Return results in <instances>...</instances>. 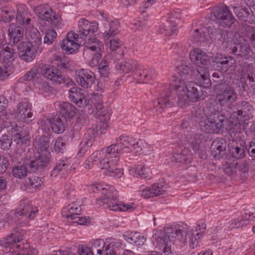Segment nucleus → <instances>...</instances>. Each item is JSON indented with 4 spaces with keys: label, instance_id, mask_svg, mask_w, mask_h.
I'll return each mask as SVG.
<instances>
[{
    "label": "nucleus",
    "instance_id": "b1692460",
    "mask_svg": "<svg viewBox=\"0 0 255 255\" xmlns=\"http://www.w3.org/2000/svg\"><path fill=\"white\" fill-rule=\"evenodd\" d=\"M84 45L87 50H90L95 52L94 57L93 60H96L98 62L102 55L100 53L102 49L104 48L102 42L95 37L88 38L84 42Z\"/></svg>",
    "mask_w": 255,
    "mask_h": 255
},
{
    "label": "nucleus",
    "instance_id": "5701e85b",
    "mask_svg": "<svg viewBox=\"0 0 255 255\" xmlns=\"http://www.w3.org/2000/svg\"><path fill=\"white\" fill-rule=\"evenodd\" d=\"M167 189L168 186L163 183H155L151 186L141 190L140 194L145 198H149L163 194Z\"/></svg>",
    "mask_w": 255,
    "mask_h": 255
},
{
    "label": "nucleus",
    "instance_id": "69168bd1",
    "mask_svg": "<svg viewBox=\"0 0 255 255\" xmlns=\"http://www.w3.org/2000/svg\"><path fill=\"white\" fill-rule=\"evenodd\" d=\"M244 33L255 48V27L250 25L246 26Z\"/></svg>",
    "mask_w": 255,
    "mask_h": 255
},
{
    "label": "nucleus",
    "instance_id": "ea45409f",
    "mask_svg": "<svg viewBox=\"0 0 255 255\" xmlns=\"http://www.w3.org/2000/svg\"><path fill=\"white\" fill-rule=\"evenodd\" d=\"M33 145L37 150V153L39 152L41 154H45L50 155L48 151L49 146V139L46 136L36 137L33 142Z\"/></svg>",
    "mask_w": 255,
    "mask_h": 255
},
{
    "label": "nucleus",
    "instance_id": "dca6fc26",
    "mask_svg": "<svg viewBox=\"0 0 255 255\" xmlns=\"http://www.w3.org/2000/svg\"><path fill=\"white\" fill-rule=\"evenodd\" d=\"M78 35L74 33L73 31L69 32L61 44V48L65 53L67 54H72L76 53L79 50L80 45L78 42Z\"/></svg>",
    "mask_w": 255,
    "mask_h": 255
},
{
    "label": "nucleus",
    "instance_id": "ddd939ff",
    "mask_svg": "<svg viewBox=\"0 0 255 255\" xmlns=\"http://www.w3.org/2000/svg\"><path fill=\"white\" fill-rule=\"evenodd\" d=\"M196 80L197 83L191 81L185 82L183 79L179 80V84L177 85L176 83L174 87L177 92H182L186 90V94L189 98L190 101L195 102L200 99L202 95L201 87L204 88L198 83V80Z\"/></svg>",
    "mask_w": 255,
    "mask_h": 255
},
{
    "label": "nucleus",
    "instance_id": "603ef678",
    "mask_svg": "<svg viewBox=\"0 0 255 255\" xmlns=\"http://www.w3.org/2000/svg\"><path fill=\"white\" fill-rule=\"evenodd\" d=\"M27 168L24 165H14L13 167L12 174L16 178H24L27 176Z\"/></svg>",
    "mask_w": 255,
    "mask_h": 255
},
{
    "label": "nucleus",
    "instance_id": "13d9d810",
    "mask_svg": "<svg viewBox=\"0 0 255 255\" xmlns=\"http://www.w3.org/2000/svg\"><path fill=\"white\" fill-rule=\"evenodd\" d=\"M106 241L107 247L108 248V252H110V250H112L117 255L114 249L122 248L123 244L118 239L114 238H108Z\"/></svg>",
    "mask_w": 255,
    "mask_h": 255
},
{
    "label": "nucleus",
    "instance_id": "423d86ee",
    "mask_svg": "<svg viewBox=\"0 0 255 255\" xmlns=\"http://www.w3.org/2000/svg\"><path fill=\"white\" fill-rule=\"evenodd\" d=\"M186 138L184 149L179 147L173 152V161L187 164L190 162L191 150L194 153L199 151L203 135L200 133H188Z\"/></svg>",
    "mask_w": 255,
    "mask_h": 255
},
{
    "label": "nucleus",
    "instance_id": "0eeeda50",
    "mask_svg": "<svg viewBox=\"0 0 255 255\" xmlns=\"http://www.w3.org/2000/svg\"><path fill=\"white\" fill-rule=\"evenodd\" d=\"M174 86L173 85L172 86V92H164L161 94V96L154 102V107L152 110L157 115L162 113L166 110L172 107L174 105V101L172 98L170 99L171 93L172 92H175V94L177 95V105L178 107L184 108L188 105L190 99L186 95L185 91L177 92Z\"/></svg>",
    "mask_w": 255,
    "mask_h": 255
},
{
    "label": "nucleus",
    "instance_id": "49530a36",
    "mask_svg": "<svg viewBox=\"0 0 255 255\" xmlns=\"http://www.w3.org/2000/svg\"><path fill=\"white\" fill-rule=\"evenodd\" d=\"M219 70L222 72H226L228 70H232L236 66V61L232 57H225L222 60L217 62Z\"/></svg>",
    "mask_w": 255,
    "mask_h": 255
},
{
    "label": "nucleus",
    "instance_id": "4d7b16f0",
    "mask_svg": "<svg viewBox=\"0 0 255 255\" xmlns=\"http://www.w3.org/2000/svg\"><path fill=\"white\" fill-rule=\"evenodd\" d=\"M25 183L27 187H29L30 189H36L41 186L43 182L41 178L38 176H33L28 178L26 180Z\"/></svg>",
    "mask_w": 255,
    "mask_h": 255
},
{
    "label": "nucleus",
    "instance_id": "f03ea898",
    "mask_svg": "<svg viewBox=\"0 0 255 255\" xmlns=\"http://www.w3.org/2000/svg\"><path fill=\"white\" fill-rule=\"evenodd\" d=\"M142 141L128 136L122 135L116 139V142L100 151L94 152L89 157L92 165L101 169L107 168L110 164L114 165L119 161L120 157L125 153L133 152L135 154H142Z\"/></svg>",
    "mask_w": 255,
    "mask_h": 255
},
{
    "label": "nucleus",
    "instance_id": "39448f33",
    "mask_svg": "<svg viewBox=\"0 0 255 255\" xmlns=\"http://www.w3.org/2000/svg\"><path fill=\"white\" fill-rule=\"evenodd\" d=\"M214 90L217 93L215 99V103H213L215 108L219 109L218 113L224 108L229 113L234 108V105L238 98V95L233 87L226 82L216 84Z\"/></svg>",
    "mask_w": 255,
    "mask_h": 255
},
{
    "label": "nucleus",
    "instance_id": "a878e982",
    "mask_svg": "<svg viewBox=\"0 0 255 255\" xmlns=\"http://www.w3.org/2000/svg\"><path fill=\"white\" fill-rule=\"evenodd\" d=\"M37 212L38 210L36 207H33L31 203L23 201L21 202L19 208L15 212V216L17 217L22 216L30 219H33Z\"/></svg>",
    "mask_w": 255,
    "mask_h": 255
},
{
    "label": "nucleus",
    "instance_id": "aec40b11",
    "mask_svg": "<svg viewBox=\"0 0 255 255\" xmlns=\"http://www.w3.org/2000/svg\"><path fill=\"white\" fill-rule=\"evenodd\" d=\"M50 156L45 154H41L39 152L32 157H29V165L31 172H35L45 168L50 161Z\"/></svg>",
    "mask_w": 255,
    "mask_h": 255
},
{
    "label": "nucleus",
    "instance_id": "cd10ccee",
    "mask_svg": "<svg viewBox=\"0 0 255 255\" xmlns=\"http://www.w3.org/2000/svg\"><path fill=\"white\" fill-rule=\"evenodd\" d=\"M190 59L197 66L201 64L202 66L207 67L206 66L210 62L209 56L199 48H194L190 51Z\"/></svg>",
    "mask_w": 255,
    "mask_h": 255
},
{
    "label": "nucleus",
    "instance_id": "6e6d98bb",
    "mask_svg": "<svg viewBox=\"0 0 255 255\" xmlns=\"http://www.w3.org/2000/svg\"><path fill=\"white\" fill-rule=\"evenodd\" d=\"M44 31H45V35L44 37L43 42L47 45L53 43L54 39L56 38L57 34L56 32L53 29L44 28Z\"/></svg>",
    "mask_w": 255,
    "mask_h": 255
},
{
    "label": "nucleus",
    "instance_id": "412c9836",
    "mask_svg": "<svg viewBox=\"0 0 255 255\" xmlns=\"http://www.w3.org/2000/svg\"><path fill=\"white\" fill-rule=\"evenodd\" d=\"M78 35L81 36H87L93 34L98 31V23L97 21L90 22L88 20L81 18L78 21Z\"/></svg>",
    "mask_w": 255,
    "mask_h": 255
},
{
    "label": "nucleus",
    "instance_id": "7c9ffc66",
    "mask_svg": "<svg viewBox=\"0 0 255 255\" xmlns=\"http://www.w3.org/2000/svg\"><path fill=\"white\" fill-rule=\"evenodd\" d=\"M226 142L221 137L214 139L211 144L212 154L217 159L222 158L226 154Z\"/></svg>",
    "mask_w": 255,
    "mask_h": 255
},
{
    "label": "nucleus",
    "instance_id": "3c124183",
    "mask_svg": "<svg viewBox=\"0 0 255 255\" xmlns=\"http://www.w3.org/2000/svg\"><path fill=\"white\" fill-rule=\"evenodd\" d=\"M119 33L118 29V23L116 21H111L109 24V27L104 33L105 40H109Z\"/></svg>",
    "mask_w": 255,
    "mask_h": 255
},
{
    "label": "nucleus",
    "instance_id": "a19ab883",
    "mask_svg": "<svg viewBox=\"0 0 255 255\" xmlns=\"http://www.w3.org/2000/svg\"><path fill=\"white\" fill-rule=\"evenodd\" d=\"M101 96L97 94H94L92 97V100H95L98 99L97 104H95V106L97 110V116L100 119L101 121H108L110 118V115L109 113L107 111L106 108L102 106L103 103L100 100Z\"/></svg>",
    "mask_w": 255,
    "mask_h": 255
},
{
    "label": "nucleus",
    "instance_id": "e2e57ef3",
    "mask_svg": "<svg viewBox=\"0 0 255 255\" xmlns=\"http://www.w3.org/2000/svg\"><path fill=\"white\" fill-rule=\"evenodd\" d=\"M1 16L5 22H9L12 21L15 16L14 11L10 10L7 7L1 10Z\"/></svg>",
    "mask_w": 255,
    "mask_h": 255
},
{
    "label": "nucleus",
    "instance_id": "09e8293b",
    "mask_svg": "<svg viewBox=\"0 0 255 255\" xmlns=\"http://www.w3.org/2000/svg\"><path fill=\"white\" fill-rule=\"evenodd\" d=\"M98 128L97 126L93 127L87 130L83 139V142H85V145L86 144L87 146L92 145L94 141V138L96 137L98 134Z\"/></svg>",
    "mask_w": 255,
    "mask_h": 255
},
{
    "label": "nucleus",
    "instance_id": "9b49d317",
    "mask_svg": "<svg viewBox=\"0 0 255 255\" xmlns=\"http://www.w3.org/2000/svg\"><path fill=\"white\" fill-rule=\"evenodd\" d=\"M7 115L1 114L0 115V129L4 127L7 128V131L13 137L14 142L19 146L26 143L30 138L29 132L25 128L17 126L15 124L10 123L7 117Z\"/></svg>",
    "mask_w": 255,
    "mask_h": 255
},
{
    "label": "nucleus",
    "instance_id": "c756f323",
    "mask_svg": "<svg viewBox=\"0 0 255 255\" xmlns=\"http://www.w3.org/2000/svg\"><path fill=\"white\" fill-rule=\"evenodd\" d=\"M16 20L17 24L26 28L30 25L31 18L25 5L20 4L17 6Z\"/></svg>",
    "mask_w": 255,
    "mask_h": 255
},
{
    "label": "nucleus",
    "instance_id": "bb28decb",
    "mask_svg": "<svg viewBox=\"0 0 255 255\" xmlns=\"http://www.w3.org/2000/svg\"><path fill=\"white\" fill-rule=\"evenodd\" d=\"M97 203L100 206H105V208H108L110 210L114 211H127L133 209L131 205L121 203H115L112 204L111 202L107 201L105 197L96 199Z\"/></svg>",
    "mask_w": 255,
    "mask_h": 255
},
{
    "label": "nucleus",
    "instance_id": "7ed1b4c3",
    "mask_svg": "<svg viewBox=\"0 0 255 255\" xmlns=\"http://www.w3.org/2000/svg\"><path fill=\"white\" fill-rule=\"evenodd\" d=\"M218 109L212 103L207 104L202 109L193 108V120L199 123L201 129L206 132H222L226 118L223 114L218 113Z\"/></svg>",
    "mask_w": 255,
    "mask_h": 255
},
{
    "label": "nucleus",
    "instance_id": "6e6552de",
    "mask_svg": "<svg viewBox=\"0 0 255 255\" xmlns=\"http://www.w3.org/2000/svg\"><path fill=\"white\" fill-rule=\"evenodd\" d=\"M24 234L23 230L15 227L11 234L0 240V245L7 255H23Z\"/></svg>",
    "mask_w": 255,
    "mask_h": 255
},
{
    "label": "nucleus",
    "instance_id": "2f4dec72",
    "mask_svg": "<svg viewBox=\"0 0 255 255\" xmlns=\"http://www.w3.org/2000/svg\"><path fill=\"white\" fill-rule=\"evenodd\" d=\"M70 164L71 160L69 158H62L58 160L51 171V176L56 177L59 174L65 176L69 172Z\"/></svg>",
    "mask_w": 255,
    "mask_h": 255
},
{
    "label": "nucleus",
    "instance_id": "864d4df0",
    "mask_svg": "<svg viewBox=\"0 0 255 255\" xmlns=\"http://www.w3.org/2000/svg\"><path fill=\"white\" fill-rule=\"evenodd\" d=\"M232 8L234 9V12L239 20L250 22V20L248 18L250 15V13L248 10V9H243L242 7L235 6H233Z\"/></svg>",
    "mask_w": 255,
    "mask_h": 255
},
{
    "label": "nucleus",
    "instance_id": "20e7f679",
    "mask_svg": "<svg viewBox=\"0 0 255 255\" xmlns=\"http://www.w3.org/2000/svg\"><path fill=\"white\" fill-rule=\"evenodd\" d=\"M175 72L179 76H176L177 80L183 79H195L198 80V83L204 88H208L211 86L209 78V70L204 66H196L195 67L190 66L184 59L178 61L174 68Z\"/></svg>",
    "mask_w": 255,
    "mask_h": 255
},
{
    "label": "nucleus",
    "instance_id": "4468645a",
    "mask_svg": "<svg viewBox=\"0 0 255 255\" xmlns=\"http://www.w3.org/2000/svg\"><path fill=\"white\" fill-rule=\"evenodd\" d=\"M214 19L220 20V25L230 27L235 22V18L226 5L215 7L213 11Z\"/></svg>",
    "mask_w": 255,
    "mask_h": 255
},
{
    "label": "nucleus",
    "instance_id": "8fccbe9b",
    "mask_svg": "<svg viewBox=\"0 0 255 255\" xmlns=\"http://www.w3.org/2000/svg\"><path fill=\"white\" fill-rule=\"evenodd\" d=\"M106 189L105 191L103 193L105 198L107 199V201L111 202L112 204L115 203H119L116 201L117 197H118V192L115 189L114 187L111 185L106 184Z\"/></svg>",
    "mask_w": 255,
    "mask_h": 255
},
{
    "label": "nucleus",
    "instance_id": "052dcab7",
    "mask_svg": "<svg viewBox=\"0 0 255 255\" xmlns=\"http://www.w3.org/2000/svg\"><path fill=\"white\" fill-rule=\"evenodd\" d=\"M233 167L236 171L245 173L248 171L249 169V162L247 160L240 161L232 164Z\"/></svg>",
    "mask_w": 255,
    "mask_h": 255
},
{
    "label": "nucleus",
    "instance_id": "f3484780",
    "mask_svg": "<svg viewBox=\"0 0 255 255\" xmlns=\"http://www.w3.org/2000/svg\"><path fill=\"white\" fill-rule=\"evenodd\" d=\"M17 47L19 58L27 62L32 61L35 57L37 48L34 47L31 43L28 41H22L15 44Z\"/></svg>",
    "mask_w": 255,
    "mask_h": 255
},
{
    "label": "nucleus",
    "instance_id": "2eb2a0df",
    "mask_svg": "<svg viewBox=\"0 0 255 255\" xmlns=\"http://www.w3.org/2000/svg\"><path fill=\"white\" fill-rule=\"evenodd\" d=\"M14 116L19 121L29 124L32 121L31 105L28 102L19 103L14 110Z\"/></svg>",
    "mask_w": 255,
    "mask_h": 255
},
{
    "label": "nucleus",
    "instance_id": "0e129e2a",
    "mask_svg": "<svg viewBox=\"0 0 255 255\" xmlns=\"http://www.w3.org/2000/svg\"><path fill=\"white\" fill-rule=\"evenodd\" d=\"M12 138L6 134H3L0 138V148L3 150L8 149L11 145Z\"/></svg>",
    "mask_w": 255,
    "mask_h": 255
},
{
    "label": "nucleus",
    "instance_id": "774afa93",
    "mask_svg": "<svg viewBox=\"0 0 255 255\" xmlns=\"http://www.w3.org/2000/svg\"><path fill=\"white\" fill-rule=\"evenodd\" d=\"M247 148L249 155L253 159H255V138H253L248 142Z\"/></svg>",
    "mask_w": 255,
    "mask_h": 255
},
{
    "label": "nucleus",
    "instance_id": "bf43d9fd",
    "mask_svg": "<svg viewBox=\"0 0 255 255\" xmlns=\"http://www.w3.org/2000/svg\"><path fill=\"white\" fill-rule=\"evenodd\" d=\"M118 163L112 166L111 164H110V167L105 168L107 170L106 174H108L110 176L120 177L123 174V170L121 168L116 167L115 166Z\"/></svg>",
    "mask_w": 255,
    "mask_h": 255
},
{
    "label": "nucleus",
    "instance_id": "e433bc0d",
    "mask_svg": "<svg viewBox=\"0 0 255 255\" xmlns=\"http://www.w3.org/2000/svg\"><path fill=\"white\" fill-rule=\"evenodd\" d=\"M52 131L57 134L62 133L66 128L67 121L58 115L52 117L50 120Z\"/></svg>",
    "mask_w": 255,
    "mask_h": 255
},
{
    "label": "nucleus",
    "instance_id": "37998d69",
    "mask_svg": "<svg viewBox=\"0 0 255 255\" xmlns=\"http://www.w3.org/2000/svg\"><path fill=\"white\" fill-rule=\"evenodd\" d=\"M123 237L127 242L137 246H142L146 240L139 233L129 231L125 232L123 234Z\"/></svg>",
    "mask_w": 255,
    "mask_h": 255
},
{
    "label": "nucleus",
    "instance_id": "4c0bfd02",
    "mask_svg": "<svg viewBox=\"0 0 255 255\" xmlns=\"http://www.w3.org/2000/svg\"><path fill=\"white\" fill-rule=\"evenodd\" d=\"M138 63L133 59H127L121 63H117L116 67L123 73H135L139 66Z\"/></svg>",
    "mask_w": 255,
    "mask_h": 255
},
{
    "label": "nucleus",
    "instance_id": "a211bd4d",
    "mask_svg": "<svg viewBox=\"0 0 255 255\" xmlns=\"http://www.w3.org/2000/svg\"><path fill=\"white\" fill-rule=\"evenodd\" d=\"M43 76L53 82L58 84L64 83L66 79L60 70L54 66L44 65L41 68Z\"/></svg>",
    "mask_w": 255,
    "mask_h": 255
},
{
    "label": "nucleus",
    "instance_id": "680f3d73",
    "mask_svg": "<svg viewBox=\"0 0 255 255\" xmlns=\"http://www.w3.org/2000/svg\"><path fill=\"white\" fill-rule=\"evenodd\" d=\"M206 34L202 29H197L193 35V40L195 43H203L206 40Z\"/></svg>",
    "mask_w": 255,
    "mask_h": 255
},
{
    "label": "nucleus",
    "instance_id": "4be33fe9",
    "mask_svg": "<svg viewBox=\"0 0 255 255\" xmlns=\"http://www.w3.org/2000/svg\"><path fill=\"white\" fill-rule=\"evenodd\" d=\"M69 98L78 107L84 108L89 104V100L86 98L83 90L78 87H73L69 90Z\"/></svg>",
    "mask_w": 255,
    "mask_h": 255
},
{
    "label": "nucleus",
    "instance_id": "a18cd8bd",
    "mask_svg": "<svg viewBox=\"0 0 255 255\" xmlns=\"http://www.w3.org/2000/svg\"><path fill=\"white\" fill-rule=\"evenodd\" d=\"M208 34L212 41L218 42H225L226 37L227 36V31L220 27L210 28Z\"/></svg>",
    "mask_w": 255,
    "mask_h": 255
},
{
    "label": "nucleus",
    "instance_id": "79ce46f5",
    "mask_svg": "<svg viewBox=\"0 0 255 255\" xmlns=\"http://www.w3.org/2000/svg\"><path fill=\"white\" fill-rule=\"evenodd\" d=\"M25 36L28 39L27 41L31 43L34 47L38 48L42 43L40 34L36 28L34 27L27 28Z\"/></svg>",
    "mask_w": 255,
    "mask_h": 255
},
{
    "label": "nucleus",
    "instance_id": "6ab92c4d",
    "mask_svg": "<svg viewBox=\"0 0 255 255\" xmlns=\"http://www.w3.org/2000/svg\"><path fill=\"white\" fill-rule=\"evenodd\" d=\"M75 79L78 85L84 89L90 88L95 80V74L89 69L76 71Z\"/></svg>",
    "mask_w": 255,
    "mask_h": 255
},
{
    "label": "nucleus",
    "instance_id": "f8f14e48",
    "mask_svg": "<svg viewBox=\"0 0 255 255\" xmlns=\"http://www.w3.org/2000/svg\"><path fill=\"white\" fill-rule=\"evenodd\" d=\"M35 14L39 17L40 29L43 31L44 28L54 27L60 28L61 19L59 15L56 14L51 8L46 9L43 5L36 6L34 9Z\"/></svg>",
    "mask_w": 255,
    "mask_h": 255
},
{
    "label": "nucleus",
    "instance_id": "58836bf2",
    "mask_svg": "<svg viewBox=\"0 0 255 255\" xmlns=\"http://www.w3.org/2000/svg\"><path fill=\"white\" fill-rule=\"evenodd\" d=\"M129 174L135 177H139L141 179H150V172L147 167L143 164H138L131 167L129 169Z\"/></svg>",
    "mask_w": 255,
    "mask_h": 255
},
{
    "label": "nucleus",
    "instance_id": "c03bdc74",
    "mask_svg": "<svg viewBox=\"0 0 255 255\" xmlns=\"http://www.w3.org/2000/svg\"><path fill=\"white\" fill-rule=\"evenodd\" d=\"M59 113L61 118L65 120L71 119L75 115V107L68 102H63L59 104Z\"/></svg>",
    "mask_w": 255,
    "mask_h": 255
},
{
    "label": "nucleus",
    "instance_id": "c9c22d12",
    "mask_svg": "<svg viewBox=\"0 0 255 255\" xmlns=\"http://www.w3.org/2000/svg\"><path fill=\"white\" fill-rule=\"evenodd\" d=\"M81 203L80 201H76L70 204L62 211L63 216L69 219H76L77 216L82 211Z\"/></svg>",
    "mask_w": 255,
    "mask_h": 255
},
{
    "label": "nucleus",
    "instance_id": "5fc2aeb1",
    "mask_svg": "<svg viewBox=\"0 0 255 255\" xmlns=\"http://www.w3.org/2000/svg\"><path fill=\"white\" fill-rule=\"evenodd\" d=\"M53 149L58 153H63L66 150L65 140L62 137H59L52 141Z\"/></svg>",
    "mask_w": 255,
    "mask_h": 255
},
{
    "label": "nucleus",
    "instance_id": "de8ad7c7",
    "mask_svg": "<svg viewBox=\"0 0 255 255\" xmlns=\"http://www.w3.org/2000/svg\"><path fill=\"white\" fill-rule=\"evenodd\" d=\"M15 56L14 49L12 47L6 46L0 51V59L3 61L5 63H9L12 61Z\"/></svg>",
    "mask_w": 255,
    "mask_h": 255
},
{
    "label": "nucleus",
    "instance_id": "c85d7f7f",
    "mask_svg": "<svg viewBox=\"0 0 255 255\" xmlns=\"http://www.w3.org/2000/svg\"><path fill=\"white\" fill-rule=\"evenodd\" d=\"M247 147L245 142L242 139L232 143L229 148V151L232 156L237 159H242L246 155Z\"/></svg>",
    "mask_w": 255,
    "mask_h": 255
},
{
    "label": "nucleus",
    "instance_id": "1a4fd4ad",
    "mask_svg": "<svg viewBox=\"0 0 255 255\" xmlns=\"http://www.w3.org/2000/svg\"><path fill=\"white\" fill-rule=\"evenodd\" d=\"M24 234L23 230L15 227L11 234L0 240V245L7 255H23Z\"/></svg>",
    "mask_w": 255,
    "mask_h": 255
},
{
    "label": "nucleus",
    "instance_id": "f704fd0d",
    "mask_svg": "<svg viewBox=\"0 0 255 255\" xmlns=\"http://www.w3.org/2000/svg\"><path fill=\"white\" fill-rule=\"evenodd\" d=\"M230 53L235 55L237 57H245L246 59L251 51V47L248 43L240 42L235 43L230 47Z\"/></svg>",
    "mask_w": 255,
    "mask_h": 255
},
{
    "label": "nucleus",
    "instance_id": "72a5a7b5",
    "mask_svg": "<svg viewBox=\"0 0 255 255\" xmlns=\"http://www.w3.org/2000/svg\"><path fill=\"white\" fill-rule=\"evenodd\" d=\"M25 28L17 24H10L8 29L10 40L14 44H18L23 38V29Z\"/></svg>",
    "mask_w": 255,
    "mask_h": 255
},
{
    "label": "nucleus",
    "instance_id": "9d476101",
    "mask_svg": "<svg viewBox=\"0 0 255 255\" xmlns=\"http://www.w3.org/2000/svg\"><path fill=\"white\" fill-rule=\"evenodd\" d=\"M253 107L248 102L242 101L236 103L234 108L229 115L225 118V122L229 118V122L234 126L237 127L243 122L249 121L253 117Z\"/></svg>",
    "mask_w": 255,
    "mask_h": 255
},
{
    "label": "nucleus",
    "instance_id": "338daca9",
    "mask_svg": "<svg viewBox=\"0 0 255 255\" xmlns=\"http://www.w3.org/2000/svg\"><path fill=\"white\" fill-rule=\"evenodd\" d=\"M40 92L45 96L49 95L53 92V89L46 83H43L40 84L39 87Z\"/></svg>",
    "mask_w": 255,
    "mask_h": 255
},
{
    "label": "nucleus",
    "instance_id": "393cba45",
    "mask_svg": "<svg viewBox=\"0 0 255 255\" xmlns=\"http://www.w3.org/2000/svg\"><path fill=\"white\" fill-rule=\"evenodd\" d=\"M134 75L135 78L139 82L146 83L154 78L156 72L154 70L148 67L139 65Z\"/></svg>",
    "mask_w": 255,
    "mask_h": 255
},
{
    "label": "nucleus",
    "instance_id": "473e14b6",
    "mask_svg": "<svg viewBox=\"0 0 255 255\" xmlns=\"http://www.w3.org/2000/svg\"><path fill=\"white\" fill-rule=\"evenodd\" d=\"M89 245L92 251L95 250L99 255H118L112 250H110V252H108L106 242H104L102 239L93 240L90 242Z\"/></svg>",
    "mask_w": 255,
    "mask_h": 255
},
{
    "label": "nucleus",
    "instance_id": "f257e3e1",
    "mask_svg": "<svg viewBox=\"0 0 255 255\" xmlns=\"http://www.w3.org/2000/svg\"><path fill=\"white\" fill-rule=\"evenodd\" d=\"M206 226L202 222L199 223L192 230H188L187 227L176 229L173 227H165L164 231L156 230L152 238L156 241L157 246L165 255H174L171 249V242H177L181 246H184L188 237L190 249H194L198 247L199 240Z\"/></svg>",
    "mask_w": 255,
    "mask_h": 255
}]
</instances>
